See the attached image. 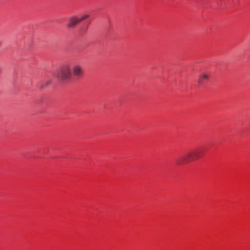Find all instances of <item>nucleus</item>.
Segmentation results:
<instances>
[{
	"label": "nucleus",
	"mask_w": 250,
	"mask_h": 250,
	"mask_svg": "<svg viewBox=\"0 0 250 250\" xmlns=\"http://www.w3.org/2000/svg\"><path fill=\"white\" fill-rule=\"evenodd\" d=\"M203 154V149L201 148H197L193 150L187 152L183 156L178 158L176 160V163L179 166L187 164L201 158Z\"/></svg>",
	"instance_id": "obj_1"
},
{
	"label": "nucleus",
	"mask_w": 250,
	"mask_h": 250,
	"mask_svg": "<svg viewBox=\"0 0 250 250\" xmlns=\"http://www.w3.org/2000/svg\"><path fill=\"white\" fill-rule=\"evenodd\" d=\"M80 22L79 18L77 16H72L69 18L66 26L68 28H74Z\"/></svg>",
	"instance_id": "obj_4"
},
{
	"label": "nucleus",
	"mask_w": 250,
	"mask_h": 250,
	"mask_svg": "<svg viewBox=\"0 0 250 250\" xmlns=\"http://www.w3.org/2000/svg\"><path fill=\"white\" fill-rule=\"evenodd\" d=\"M88 17H89V15H87V14L84 15L81 18H79L80 22H81V21L86 19Z\"/></svg>",
	"instance_id": "obj_6"
},
{
	"label": "nucleus",
	"mask_w": 250,
	"mask_h": 250,
	"mask_svg": "<svg viewBox=\"0 0 250 250\" xmlns=\"http://www.w3.org/2000/svg\"><path fill=\"white\" fill-rule=\"evenodd\" d=\"M53 76L61 80H68L71 76V69L67 65H63L54 72Z\"/></svg>",
	"instance_id": "obj_2"
},
{
	"label": "nucleus",
	"mask_w": 250,
	"mask_h": 250,
	"mask_svg": "<svg viewBox=\"0 0 250 250\" xmlns=\"http://www.w3.org/2000/svg\"><path fill=\"white\" fill-rule=\"evenodd\" d=\"M208 75L207 74H203L199 76L197 82L199 86L204 84L208 79Z\"/></svg>",
	"instance_id": "obj_5"
},
{
	"label": "nucleus",
	"mask_w": 250,
	"mask_h": 250,
	"mask_svg": "<svg viewBox=\"0 0 250 250\" xmlns=\"http://www.w3.org/2000/svg\"><path fill=\"white\" fill-rule=\"evenodd\" d=\"M72 74L77 79H80L84 75L83 67L79 64H74L72 67Z\"/></svg>",
	"instance_id": "obj_3"
}]
</instances>
